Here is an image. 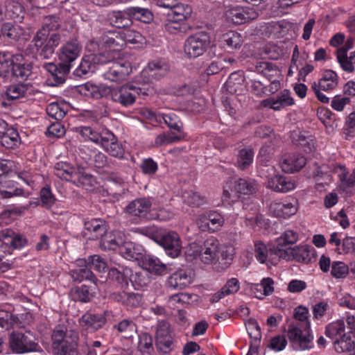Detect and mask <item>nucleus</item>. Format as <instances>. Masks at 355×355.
Here are the masks:
<instances>
[{
  "label": "nucleus",
  "instance_id": "36",
  "mask_svg": "<svg viewBox=\"0 0 355 355\" xmlns=\"http://www.w3.org/2000/svg\"><path fill=\"white\" fill-rule=\"evenodd\" d=\"M101 246L105 250H119L123 242V236L120 232H110L103 235Z\"/></svg>",
  "mask_w": 355,
  "mask_h": 355
},
{
  "label": "nucleus",
  "instance_id": "52",
  "mask_svg": "<svg viewBox=\"0 0 355 355\" xmlns=\"http://www.w3.org/2000/svg\"><path fill=\"white\" fill-rule=\"evenodd\" d=\"M336 59L340 68L347 73H352L355 70V67L351 60L350 56H347L345 50L336 51Z\"/></svg>",
  "mask_w": 355,
  "mask_h": 355
},
{
  "label": "nucleus",
  "instance_id": "49",
  "mask_svg": "<svg viewBox=\"0 0 355 355\" xmlns=\"http://www.w3.org/2000/svg\"><path fill=\"white\" fill-rule=\"evenodd\" d=\"M299 240V233L293 230H286L276 239L277 247L279 248L286 245H292Z\"/></svg>",
  "mask_w": 355,
  "mask_h": 355
},
{
  "label": "nucleus",
  "instance_id": "19",
  "mask_svg": "<svg viewBox=\"0 0 355 355\" xmlns=\"http://www.w3.org/2000/svg\"><path fill=\"white\" fill-rule=\"evenodd\" d=\"M306 164V158L297 153L286 154L280 161L279 165L285 173H292L302 169Z\"/></svg>",
  "mask_w": 355,
  "mask_h": 355
},
{
  "label": "nucleus",
  "instance_id": "61",
  "mask_svg": "<svg viewBox=\"0 0 355 355\" xmlns=\"http://www.w3.org/2000/svg\"><path fill=\"white\" fill-rule=\"evenodd\" d=\"M174 132L166 133L164 132L157 136L155 139V144L157 146H166L180 139V137L173 135Z\"/></svg>",
  "mask_w": 355,
  "mask_h": 355
},
{
  "label": "nucleus",
  "instance_id": "38",
  "mask_svg": "<svg viewBox=\"0 0 355 355\" xmlns=\"http://www.w3.org/2000/svg\"><path fill=\"white\" fill-rule=\"evenodd\" d=\"M87 264L91 268H94L99 272H105L107 271V265L103 258L98 254L89 256L87 259H78L77 264L83 266L84 264Z\"/></svg>",
  "mask_w": 355,
  "mask_h": 355
},
{
  "label": "nucleus",
  "instance_id": "34",
  "mask_svg": "<svg viewBox=\"0 0 355 355\" xmlns=\"http://www.w3.org/2000/svg\"><path fill=\"white\" fill-rule=\"evenodd\" d=\"M156 340L159 344H163L167 348L172 345V334L170 325L165 321H159L155 334Z\"/></svg>",
  "mask_w": 355,
  "mask_h": 355
},
{
  "label": "nucleus",
  "instance_id": "44",
  "mask_svg": "<svg viewBox=\"0 0 355 355\" xmlns=\"http://www.w3.org/2000/svg\"><path fill=\"white\" fill-rule=\"evenodd\" d=\"M94 58L92 56L84 57L79 66L74 71V74L78 77L87 76L95 70Z\"/></svg>",
  "mask_w": 355,
  "mask_h": 355
},
{
  "label": "nucleus",
  "instance_id": "8",
  "mask_svg": "<svg viewBox=\"0 0 355 355\" xmlns=\"http://www.w3.org/2000/svg\"><path fill=\"white\" fill-rule=\"evenodd\" d=\"M9 343L11 349L17 354H25L37 351L38 347L29 331L26 333L12 332L9 336Z\"/></svg>",
  "mask_w": 355,
  "mask_h": 355
},
{
  "label": "nucleus",
  "instance_id": "48",
  "mask_svg": "<svg viewBox=\"0 0 355 355\" xmlns=\"http://www.w3.org/2000/svg\"><path fill=\"white\" fill-rule=\"evenodd\" d=\"M76 132L80 134L85 141H91L96 144H100L101 141L102 134L89 126H80L76 128Z\"/></svg>",
  "mask_w": 355,
  "mask_h": 355
},
{
  "label": "nucleus",
  "instance_id": "33",
  "mask_svg": "<svg viewBox=\"0 0 355 355\" xmlns=\"http://www.w3.org/2000/svg\"><path fill=\"white\" fill-rule=\"evenodd\" d=\"M76 265L78 267L69 272V275L74 282L80 283L84 280H88L95 284H96L97 279L87 263L83 266H80L77 263Z\"/></svg>",
  "mask_w": 355,
  "mask_h": 355
},
{
  "label": "nucleus",
  "instance_id": "62",
  "mask_svg": "<svg viewBox=\"0 0 355 355\" xmlns=\"http://www.w3.org/2000/svg\"><path fill=\"white\" fill-rule=\"evenodd\" d=\"M344 134L346 139L355 137V112H352L347 117L344 127Z\"/></svg>",
  "mask_w": 355,
  "mask_h": 355
},
{
  "label": "nucleus",
  "instance_id": "60",
  "mask_svg": "<svg viewBox=\"0 0 355 355\" xmlns=\"http://www.w3.org/2000/svg\"><path fill=\"white\" fill-rule=\"evenodd\" d=\"M318 116L327 128L334 127V116L329 109L321 107L318 110Z\"/></svg>",
  "mask_w": 355,
  "mask_h": 355
},
{
  "label": "nucleus",
  "instance_id": "64",
  "mask_svg": "<svg viewBox=\"0 0 355 355\" xmlns=\"http://www.w3.org/2000/svg\"><path fill=\"white\" fill-rule=\"evenodd\" d=\"M338 305L343 308L355 311V296L345 293L338 298Z\"/></svg>",
  "mask_w": 355,
  "mask_h": 355
},
{
  "label": "nucleus",
  "instance_id": "18",
  "mask_svg": "<svg viewBox=\"0 0 355 355\" xmlns=\"http://www.w3.org/2000/svg\"><path fill=\"white\" fill-rule=\"evenodd\" d=\"M293 104L294 100L291 96V92L287 89H284L275 97L268 98L261 102V106L270 107L275 111L280 110Z\"/></svg>",
  "mask_w": 355,
  "mask_h": 355
},
{
  "label": "nucleus",
  "instance_id": "55",
  "mask_svg": "<svg viewBox=\"0 0 355 355\" xmlns=\"http://www.w3.org/2000/svg\"><path fill=\"white\" fill-rule=\"evenodd\" d=\"M120 35L124 44L125 42L137 44L142 41V35L135 30L125 29L120 33Z\"/></svg>",
  "mask_w": 355,
  "mask_h": 355
},
{
  "label": "nucleus",
  "instance_id": "3",
  "mask_svg": "<svg viewBox=\"0 0 355 355\" xmlns=\"http://www.w3.org/2000/svg\"><path fill=\"white\" fill-rule=\"evenodd\" d=\"M287 336L295 350H309L314 347V337L311 330L310 322H306L303 327L289 325Z\"/></svg>",
  "mask_w": 355,
  "mask_h": 355
},
{
  "label": "nucleus",
  "instance_id": "9",
  "mask_svg": "<svg viewBox=\"0 0 355 355\" xmlns=\"http://www.w3.org/2000/svg\"><path fill=\"white\" fill-rule=\"evenodd\" d=\"M152 239L166 253L172 258L178 257L181 252L182 242L180 236L175 232H168L162 235H153Z\"/></svg>",
  "mask_w": 355,
  "mask_h": 355
},
{
  "label": "nucleus",
  "instance_id": "6",
  "mask_svg": "<svg viewBox=\"0 0 355 355\" xmlns=\"http://www.w3.org/2000/svg\"><path fill=\"white\" fill-rule=\"evenodd\" d=\"M147 95L145 88H141L132 84L124 85L120 87L110 89V96L111 99L121 105L128 107L134 104L136 96Z\"/></svg>",
  "mask_w": 355,
  "mask_h": 355
},
{
  "label": "nucleus",
  "instance_id": "20",
  "mask_svg": "<svg viewBox=\"0 0 355 355\" xmlns=\"http://www.w3.org/2000/svg\"><path fill=\"white\" fill-rule=\"evenodd\" d=\"M167 282L168 286L173 289H184L192 282L191 272L189 269L180 268L168 277Z\"/></svg>",
  "mask_w": 355,
  "mask_h": 355
},
{
  "label": "nucleus",
  "instance_id": "24",
  "mask_svg": "<svg viewBox=\"0 0 355 355\" xmlns=\"http://www.w3.org/2000/svg\"><path fill=\"white\" fill-rule=\"evenodd\" d=\"M168 70V65L162 60H154L148 63L142 71V76L147 78V81L158 80L165 76Z\"/></svg>",
  "mask_w": 355,
  "mask_h": 355
},
{
  "label": "nucleus",
  "instance_id": "21",
  "mask_svg": "<svg viewBox=\"0 0 355 355\" xmlns=\"http://www.w3.org/2000/svg\"><path fill=\"white\" fill-rule=\"evenodd\" d=\"M266 187L275 191L286 193L295 189L296 185L291 178L279 175H270Z\"/></svg>",
  "mask_w": 355,
  "mask_h": 355
},
{
  "label": "nucleus",
  "instance_id": "47",
  "mask_svg": "<svg viewBox=\"0 0 355 355\" xmlns=\"http://www.w3.org/2000/svg\"><path fill=\"white\" fill-rule=\"evenodd\" d=\"M3 36L12 40H19L24 35L25 31L18 25L5 24L1 28Z\"/></svg>",
  "mask_w": 355,
  "mask_h": 355
},
{
  "label": "nucleus",
  "instance_id": "10",
  "mask_svg": "<svg viewBox=\"0 0 355 355\" xmlns=\"http://www.w3.org/2000/svg\"><path fill=\"white\" fill-rule=\"evenodd\" d=\"M81 46L76 40H72L64 44L60 49L59 60L60 67L64 73H68L71 67V63L80 55Z\"/></svg>",
  "mask_w": 355,
  "mask_h": 355
},
{
  "label": "nucleus",
  "instance_id": "40",
  "mask_svg": "<svg viewBox=\"0 0 355 355\" xmlns=\"http://www.w3.org/2000/svg\"><path fill=\"white\" fill-rule=\"evenodd\" d=\"M270 158L271 157L266 153V150L261 148L258 159L261 165L259 174L262 178H268L270 175H273L275 173V168L274 166L268 164Z\"/></svg>",
  "mask_w": 355,
  "mask_h": 355
},
{
  "label": "nucleus",
  "instance_id": "12",
  "mask_svg": "<svg viewBox=\"0 0 355 355\" xmlns=\"http://www.w3.org/2000/svg\"><path fill=\"white\" fill-rule=\"evenodd\" d=\"M196 223L202 232H216L224 225L225 218L216 211H208L199 215Z\"/></svg>",
  "mask_w": 355,
  "mask_h": 355
},
{
  "label": "nucleus",
  "instance_id": "45",
  "mask_svg": "<svg viewBox=\"0 0 355 355\" xmlns=\"http://www.w3.org/2000/svg\"><path fill=\"white\" fill-rule=\"evenodd\" d=\"M101 45L103 49H110L112 51H119L124 45L121 36L114 37V34L103 35L101 37Z\"/></svg>",
  "mask_w": 355,
  "mask_h": 355
},
{
  "label": "nucleus",
  "instance_id": "2",
  "mask_svg": "<svg viewBox=\"0 0 355 355\" xmlns=\"http://www.w3.org/2000/svg\"><path fill=\"white\" fill-rule=\"evenodd\" d=\"M259 188L257 180L251 178L228 179L223 185L222 201L227 205L237 202L242 196L254 194Z\"/></svg>",
  "mask_w": 355,
  "mask_h": 355
},
{
  "label": "nucleus",
  "instance_id": "14",
  "mask_svg": "<svg viewBox=\"0 0 355 355\" xmlns=\"http://www.w3.org/2000/svg\"><path fill=\"white\" fill-rule=\"evenodd\" d=\"M225 16L227 21L240 25L254 20L258 17L259 13L254 8L234 6L228 8Z\"/></svg>",
  "mask_w": 355,
  "mask_h": 355
},
{
  "label": "nucleus",
  "instance_id": "43",
  "mask_svg": "<svg viewBox=\"0 0 355 355\" xmlns=\"http://www.w3.org/2000/svg\"><path fill=\"white\" fill-rule=\"evenodd\" d=\"M78 336L77 334H73L71 336V342L62 343L60 345L54 347L56 350V355H77L76 348Z\"/></svg>",
  "mask_w": 355,
  "mask_h": 355
},
{
  "label": "nucleus",
  "instance_id": "26",
  "mask_svg": "<svg viewBox=\"0 0 355 355\" xmlns=\"http://www.w3.org/2000/svg\"><path fill=\"white\" fill-rule=\"evenodd\" d=\"M106 319L102 314L87 312L79 319L80 325L89 331L101 329L105 323Z\"/></svg>",
  "mask_w": 355,
  "mask_h": 355
},
{
  "label": "nucleus",
  "instance_id": "39",
  "mask_svg": "<svg viewBox=\"0 0 355 355\" xmlns=\"http://www.w3.org/2000/svg\"><path fill=\"white\" fill-rule=\"evenodd\" d=\"M75 171L74 168L67 162H58L54 167V174L67 181H75Z\"/></svg>",
  "mask_w": 355,
  "mask_h": 355
},
{
  "label": "nucleus",
  "instance_id": "59",
  "mask_svg": "<svg viewBox=\"0 0 355 355\" xmlns=\"http://www.w3.org/2000/svg\"><path fill=\"white\" fill-rule=\"evenodd\" d=\"M76 178L75 181H71L77 186L86 187L92 185L94 182V178L92 175L86 173L83 169H78L75 171Z\"/></svg>",
  "mask_w": 355,
  "mask_h": 355
},
{
  "label": "nucleus",
  "instance_id": "5",
  "mask_svg": "<svg viewBox=\"0 0 355 355\" xmlns=\"http://www.w3.org/2000/svg\"><path fill=\"white\" fill-rule=\"evenodd\" d=\"M211 37L206 31H199L189 36L184 44V52L189 59L197 58L207 51Z\"/></svg>",
  "mask_w": 355,
  "mask_h": 355
},
{
  "label": "nucleus",
  "instance_id": "50",
  "mask_svg": "<svg viewBox=\"0 0 355 355\" xmlns=\"http://www.w3.org/2000/svg\"><path fill=\"white\" fill-rule=\"evenodd\" d=\"M23 7L15 0H6L5 3V16L10 19L18 18L22 13Z\"/></svg>",
  "mask_w": 355,
  "mask_h": 355
},
{
  "label": "nucleus",
  "instance_id": "7",
  "mask_svg": "<svg viewBox=\"0 0 355 355\" xmlns=\"http://www.w3.org/2000/svg\"><path fill=\"white\" fill-rule=\"evenodd\" d=\"M132 72V67L127 61L108 62L103 73L105 80L120 83L127 79Z\"/></svg>",
  "mask_w": 355,
  "mask_h": 355
},
{
  "label": "nucleus",
  "instance_id": "29",
  "mask_svg": "<svg viewBox=\"0 0 355 355\" xmlns=\"http://www.w3.org/2000/svg\"><path fill=\"white\" fill-rule=\"evenodd\" d=\"M142 268L148 272L162 275L166 273V266L156 257L153 255H144L141 260Z\"/></svg>",
  "mask_w": 355,
  "mask_h": 355
},
{
  "label": "nucleus",
  "instance_id": "32",
  "mask_svg": "<svg viewBox=\"0 0 355 355\" xmlns=\"http://www.w3.org/2000/svg\"><path fill=\"white\" fill-rule=\"evenodd\" d=\"M110 24L119 28L130 26L132 24L130 15L128 12V8L124 10L112 11L107 16Z\"/></svg>",
  "mask_w": 355,
  "mask_h": 355
},
{
  "label": "nucleus",
  "instance_id": "17",
  "mask_svg": "<svg viewBox=\"0 0 355 355\" xmlns=\"http://www.w3.org/2000/svg\"><path fill=\"white\" fill-rule=\"evenodd\" d=\"M298 210V204L296 200L292 202H272L269 207L270 214L277 218H288L295 215Z\"/></svg>",
  "mask_w": 355,
  "mask_h": 355
},
{
  "label": "nucleus",
  "instance_id": "15",
  "mask_svg": "<svg viewBox=\"0 0 355 355\" xmlns=\"http://www.w3.org/2000/svg\"><path fill=\"white\" fill-rule=\"evenodd\" d=\"M313 248L308 245H299L295 248H288L280 252L281 258L286 260L294 259L297 262L309 263L313 258Z\"/></svg>",
  "mask_w": 355,
  "mask_h": 355
},
{
  "label": "nucleus",
  "instance_id": "35",
  "mask_svg": "<svg viewBox=\"0 0 355 355\" xmlns=\"http://www.w3.org/2000/svg\"><path fill=\"white\" fill-rule=\"evenodd\" d=\"M338 84V76L337 73L331 69H328L324 71L322 78L317 83V86L322 91H330L335 89Z\"/></svg>",
  "mask_w": 355,
  "mask_h": 355
},
{
  "label": "nucleus",
  "instance_id": "16",
  "mask_svg": "<svg viewBox=\"0 0 355 355\" xmlns=\"http://www.w3.org/2000/svg\"><path fill=\"white\" fill-rule=\"evenodd\" d=\"M100 144L111 156L123 158L124 148L112 132L108 130L103 132Z\"/></svg>",
  "mask_w": 355,
  "mask_h": 355
},
{
  "label": "nucleus",
  "instance_id": "31",
  "mask_svg": "<svg viewBox=\"0 0 355 355\" xmlns=\"http://www.w3.org/2000/svg\"><path fill=\"white\" fill-rule=\"evenodd\" d=\"M31 92L32 86L30 84L19 81L7 87L6 96L8 99L16 100L26 97Z\"/></svg>",
  "mask_w": 355,
  "mask_h": 355
},
{
  "label": "nucleus",
  "instance_id": "46",
  "mask_svg": "<svg viewBox=\"0 0 355 355\" xmlns=\"http://www.w3.org/2000/svg\"><path fill=\"white\" fill-rule=\"evenodd\" d=\"M0 142L6 148H13L19 144V135L12 127H10L0 139Z\"/></svg>",
  "mask_w": 355,
  "mask_h": 355
},
{
  "label": "nucleus",
  "instance_id": "4",
  "mask_svg": "<svg viewBox=\"0 0 355 355\" xmlns=\"http://www.w3.org/2000/svg\"><path fill=\"white\" fill-rule=\"evenodd\" d=\"M345 325L343 319L337 320L329 324L325 329V335L335 339L334 348L338 353L351 351L354 347V342L352 341L348 333H345Z\"/></svg>",
  "mask_w": 355,
  "mask_h": 355
},
{
  "label": "nucleus",
  "instance_id": "1",
  "mask_svg": "<svg viewBox=\"0 0 355 355\" xmlns=\"http://www.w3.org/2000/svg\"><path fill=\"white\" fill-rule=\"evenodd\" d=\"M58 27L55 17L46 18L44 26L37 31L28 46L30 52L38 59H50L61 41L60 35L54 32Z\"/></svg>",
  "mask_w": 355,
  "mask_h": 355
},
{
  "label": "nucleus",
  "instance_id": "13",
  "mask_svg": "<svg viewBox=\"0 0 355 355\" xmlns=\"http://www.w3.org/2000/svg\"><path fill=\"white\" fill-rule=\"evenodd\" d=\"M152 207V201L148 198H139L130 202L124 212L135 220L149 219L148 216Z\"/></svg>",
  "mask_w": 355,
  "mask_h": 355
},
{
  "label": "nucleus",
  "instance_id": "54",
  "mask_svg": "<svg viewBox=\"0 0 355 355\" xmlns=\"http://www.w3.org/2000/svg\"><path fill=\"white\" fill-rule=\"evenodd\" d=\"M223 41L231 49L240 48L243 43L241 35L234 31H230L223 35Z\"/></svg>",
  "mask_w": 355,
  "mask_h": 355
},
{
  "label": "nucleus",
  "instance_id": "51",
  "mask_svg": "<svg viewBox=\"0 0 355 355\" xmlns=\"http://www.w3.org/2000/svg\"><path fill=\"white\" fill-rule=\"evenodd\" d=\"M117 330L123 334L126 338H130L137 332V326L132 320L124 319L117 325H115Z\"/></svg>",
  "mask_w": 355,
  "mask_h": 355
},
{
  "label": "nucleus",
  "instance_id": "56",
  "mask_svg": "<svg viewBox=\"0 0 355 355\" xmlns=\"http://www.w3.org/2000/svg\"><path fill=\"white\" fill-rule=\"evenodd\" d=\"M349 272L347 264L342 261H334L331 264V275L336 278H345Z\"/></svg>",
  "mask_w": 355,
  "mask_h": 355
},
{
  "label": "nucleus",
  "instance_id": "37",
  "mask_svg": "<svg viewBox=\"0 0 355 355\" xmlns=\"http://www.w3.org/2000/svg\"><path fill=\"white\" fill-rule=\"evenodd\" d=\"M254 154L253 149L250 146L241 149L237 155L236 166L242 171L249 168L253 162Z\"/></svg>",
  "mask_w": 355,
  "mask_h": 355
},
{
  "label": "nucleus",
  "instance_id": "63",
  "mask_svg": "<svg viewBox=\"0 0 355 355\" xmlns=\"http://www.w3.org/2000/svg\"><path fill=\"white\" fill-rule=\"evenodd\" d=\"M31 73V67L28 64H15L12 67L13 76L21 80H26Z\"/></svg>",
  "mask_w": 355,
  "mask_h": 355
},
{
  "label": "nucleus",
  "instance_id": "30",
  "mask_svg": "<svg viewBox=\"0 0 355 355\" xmlns=\"http://www.w3.org/2000/svg\"><path fill=\"white\" fill-rule=\"evenodd\" d=\"M143 252L144 249L141 245L124 241L119 250L121 256L128 260H141Z\"/></svg>",
  "mask_w": 355,
  "mask_h": 355
},
{
  "label": "nucleus",
  "instance_id": "28",
  "mask_svg": "<svg viewBox=\"0 0 355 355\" xmlns=\"http://www.w3.org/2000/svg\"><path fill=\"white\" fill-rule=\"evenodd\" d=\"M1 238L4 244L10 245L12 249H20L27 244L26 239L10 229H6L1 232Z\"/></svg>",
  "mask_w": 355,
  "mask_h": 355
},
{
  "label": "nucleus",
  "instance_id": "11",
  "mask_svg": "<svg viewBox=\"0 0 355 355\" xmlns=\"http://www.w3.org/2000/svg\"><path fill=\"white\" fill-rule=\"evenodd\" d=\"M280 252L283 250L280 248H275L270 245H266L261 241H255L254 243V253L257 260L261 263L267 265H275L277 263Z\"/></svg>",
  "mask_w": 355,
  "mask_h": 355
},
{
  "label": "nucleus",
  "instance_id": "58",
  "mask_svg": "<svg viewBox=\"0 0 355 355\" xmlns=\"http://www.w3.org/2000/svg\"><path fill=\"white\" fill-rule=\"evenodd\" d=\"M46 112L49 116L55 120H60L65 116V111L57 102H53L46 107Z\"/></svg>",
  "mask_w": 355,
  "mask_h": 355
},
{
  "label": "nucleus",
  "instance_id": "25",
  "mask_svg": "<svg viewBox=\"0 0 355 355\" xmlns=\"http://www.w3.org/2000/svg\"><path fill=\"white\" fill-rule=\"evenodd\" d=\"M257 71L265 76L268 80L271 81V89L277 91L279 87V82L275 78L279 75L278 68L272 62H261L256 65Z\"/></svg>",
  "mask_w": 355,
  "mask_h": 355
},
{
  "label": "nucleus",
  "instance_id": "57",
  "mask_svg": "<svg viewBox=\"0 0 355 355\" xmlns=\"http://www.w3.org/2000/svg\"><path fill=\"white\" fill-rule=\"evenodd\" d=\"M42 205L46 208H51L55 202V198L52 193L49 186L44 187L40 191Z\"/></svg>",
  "mask_w": 355,
  "mask_h": 355
},
{
  "label": "nucleus",
  "instance_id": "42",
  "mask_svg": "<svg viewBox=\"0 0 355 355\" xmlns=\"http://www.w3.org/2000/svg\"><path fill=\"white\" fill-rule=\"evenodd\" d=\"M159 123H164L173 132H181L182 130V123L179 117L173 112L167 114L162 113Z\"/></svg>",
  "mask_w": 355,
  "mask_h": 355
},
{
  "label": "nucleus",
  "instance_id": "22",
  "mask_svg": "<svg viewBox=\"0 0 355 355\" xmlns=\"http://www.w3.org/2000/svg\"><path fill=\"white\" fill-rule=\"evenodd\" d=\"M220 246V242L214 236L207 238L202 247V261L205 263H210L218 258Z\"/></svg>",
  "mask_w": 355,
  "mask_h": 355
},
{
  "label": "nucleus",
  "instance_id": "41",
  "mask_svg": "<svg viewBox=\"0 0 355 355\" xmlns=\"http://www.w3.org/2000/svg\"><path fill=\"white\" fill-rule=\"evenodd\" d=\"M128 12L131 19H135L144 23H150L153 19V15L150 10L141 7H129Z\"/></svg>",
  "mask_w": 355,
  "mask_h": 355
},
{
  "label": "nucleus",
  "instance_id": "27",
  "mask_svg": "<svg viewBox=\"0 0 355 355\" xmlns=\"http://www.w3.org/2000/svg\"><path fill=\"white\" fill-rule=\"evenodd\" d=\"M171 22L168 24L169 29H178V28L175 26L178 22L184 21L191 17L192 9L191 6L187 4L176 3L173 7H171Z\"/></svg>",
  "mask_w": 355,
  "mask_h": 355
},
{
  "label": "nucleus",
  "instance_id": "53",
  "mask_svg": "<svg viewBox=\"0 0 355 355\" xmlns=\"http://www.w3.org/2000/svg\"><path fill=\"white\" fill-rule=\"evenodd\" d=\"M43 67L51 74L55 84L59 85L64 82L66 73H64L61 69L60 64L58 67L53 62H48L44 63Z\"/></svg>",
  "mask_w": 355,
  "mask_h": 355
},
{
  "label": "nucleus",
  "instance_id": "23",
  "mask_svg": "<svg viewBox=\"0 0 355 355\" xmlns=\"http://www.w3.org/2000/svg\"><path fill=\"white\" fill-rule=\"evenodd\" d=\"M105 223L99 218H92L86 220L84 223V234L89 239H98L106 232Z\"/></svg>",
  "mask_w": 355,
  "mask_h": 355
}]
</instances>
